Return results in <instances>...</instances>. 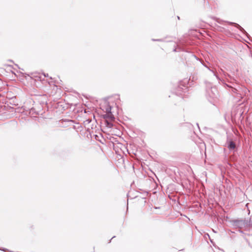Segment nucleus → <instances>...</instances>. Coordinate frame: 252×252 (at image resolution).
Wrapping results in <instances>:
<instances>
[{
  "mask_svg": "<svg viewBox=\"0 0 252 252\" xmlns=\"http://www.w3.org/2000/svg\"><path fill=\"white\" fill-rule=\"evenodd\" d=\"M206 92L207 96L211 102H213L212 100L217 99L219 96V92L215 87H212L210 88L207 89Z\"/></svg>",
  "mask_w": 252,
  "mask_h": 252,
  "instance_id": "nucleus-1",
  "label": "nucleus"
},
{
  "mask_svg": "<svg viewBox=\"0 0 252 252\" xmlns=\"http://www.w3.org/2000/svg\"><path fill=\"white\" fill-rule=\"evenodd\" d=\"M232 225L239 228H243L250 225L248 220L243 219L233 220L231 221Z\"/></svg>",
  "mask_w": 252,
  "mask_h": 252,
  "instance_id": "nucleus-2",
  "label": "nucleus"
},
{
  "mask_svg": "<svg viewBox=\"0 0 252 252\" xmlns=\"http://www.w3.org/2000/svg\"><path fill=\"white\" fill-rule=\"evenodd\" d=\"M216 21H217V23H218L219 24H222L223 22H226V23H227L228 24H229L230 25L234 26L235 27L238 28L244 35L247 36V37L250 39V37H249L250 35H249V34L239 24H237L236 23H234V22H229V21H223V20H220V19H217Z\"/></svg>",
  "mask_w": 252,
  "mask_h": 252,
  "instance_id": "nucleus-3",
  "label": "nucleus"
},
{
  "mask_svg": "<svg viewBox=\"0 0 252 252\" xmlns=\"http://www.w3.org/2000/svg\"><path fill=\"white\" fill-rule=\"evenodd\" d=\"M243 113V107L241 106L239 108H238L237 112L236 114V115H238V116L239 117V119H241V120H242L243 119V117H242Z\"/></svg>",
  "mask_w": 252,
  "mask_h": 252,
  "instance_id": "nucleus-4",
  "label": "nucleus"
},
{
  "mask_svg": "<svg viewBox=\"0 0 252 252\" xmlns=\"http://www.w3.org/2000/svg\"><path fill=\"white\" fill-rule=\"evenodd\" d=\"M184 88L181 87V86H178L177 91L175 92L176 95H181V92H185V90L187 89V88H186L185 86H183Z\"/></svg>",
  "mask_w": 252,
  "mask_h": 252,
  "instance_id": "nucleus-5",
  "label": "nucleus"
},
{
  "mask_svg": "<svg viewBox=\"0 0 252 252\" xmlns=\"http://www.w3.org/2000/svg\"><path fill=\"white\" fill-rule=\"evenodd\" d=\"M227 147L230 150H233L236 147V144L234 142L230 141L227 143Z\"/></svg>",
  "mask_w": 252,
  "mask_h": 252,
  "instance_id": "nucleus-6",
  "label": "nucleus"
},
{
  "mask_svg": "<svg viewBox=\"0 0 252 252\" xmlns=\"http://www.w3.org/2000/svg\"><path fill=\"white\" fill-rule=\"evenodd\" d=\"M104 118L109 119L111 120L114 121L115 119V118L113 116V115L112 113H106L104 116Z\"/></svg>",
  "mask_w": 252,
  "mask_h": 252,
  "instance_id": "nucleus-7",
  "label": "nucleus"
},
{
  "mask_svg": "<svg viewBox=\"0 0 252 252\" xmlns=\"http://www.w3.org/2000/svg\"><path fill=\"white\" fill-rule=\"evenodd\" d=\"M206 67H207L210 71H211L213 74H214V75L216 77V78H217V79L218 80H220V78L218 76V75L215 72V71L212 70V69H211L209 67H208V66L204 65Z\"/></svg>",
  "mask_w": 252,
  "mask_h": 252,
  "instance_id": "nucleus-8",
  "label": "nucleus"
},
{
  "mask_svg": "<svg viewBox=\"0 0 252 252\" xmlns=\"http://www.w3.org/2000/svg\"><path fill=\"white\" fill-rule=\"evenodd\" d=\"M111 109L112 107L110 105H107L105 109H106V113H112L111 112Z\"/></svg>",
  "mask_w": 252,
  "mask_h": 252,
  "instance_id": "nucleus-9",
  "label": "nucleus"
},
{
  "mask_svg": "<svg viewBox=\"0 0 252 252\" xmlns=\"http://www.w3.org/2000/svg\"><path fill=\"white\" fill-rule=\"evenodd\" d=\"M227 86L228 87H230L232 88V91L234 93H237V92H238V90L237 89L233 87H231V86H230L228 85H227Z\"/></svg>",
  "mask_w": 252,
  "mask_h": 252,
  "instance_id": "nucleus-10",
  "label": "nucleus"
},
{
  "mask_svg": "<svg viewBox=\"0 0 252 252\" xmlns=\"http://www.w3.org/2000/svg\"><path fill=\"white\" fill-rule=\"evenodd\" d=\"M153 41H162V39H152Z\"/></svg>",
  "mask_w": 252,
  "mask_h": 252,
  "instance_id": "nucleus-11",
  "label": "nucleus"
},
{
  "mask_svg": "<svg viewBox=\"0 0 252 252\" xmlns=\"http://www.w3.org/2000/svg\"><path fill=\"white\" fill-rule=\"evenodd\" d=\"M0 250L6 252L7 250L5 249H0Z\"/></svg>",
  "mask_w": 252,
  "mask_h": 252,
  "instance_id": "nucleus-12",
  "label": "nucleus"
},
{
  "mask_svg": "<svg viewBox=\"0 0 252 252\" xmlns=\"http://www.w3.org/2000/svg\"><path fill=\"white\" fill-rule=\"evenodd\" d=\"M177 51V49L176 48H175L174 50H173V51L174 52H176Z\"/></svg>",
  "mask_w": 252,
  "mask_h": 252,
  "instance_id": "nucleus-13",
  "label": "nucleus"
},
{
  "mask_svg": "<svg viewBox=\"0 0 252 252\" xmlns=\"http://www.w3.org/2000/svg\"><path fill=\"white\" fill-rule=\"evenodd\" d=\"M177 17H178V19H180V17H179V16H177Z\"/></svg>",
  "mask_w": 252,
  "mask_h": 252,
  "instance_id": "nucleus-14",
  "label": "nucleus"
},
{
  "mask_svg": "<svg viewBox=\"0 0 252 252\" xmlns=\"http://www.w3.org/2000/svg\"><path fill=\"white\" fill-rule=\"evenodd\" d=\"M228 77L231 78L230 76L229 75H228Z\"/></svg>",
  "mask_w": 252,
  "mask_h": 252,
  "instance_id": "nucleus-15",
  "label": "nucleus"
},
{
  "mask_svg": "<svg viewBox=\"0 0 252 252\" xmlns=\"http://www.w3.org/2000/svg\"><path fill=\"white\" fill-rule=\"evenodd\" d=\"M44 76H45V77H46V76H47L45 74H44Z\"/></svg>",
  "mask_w": 252,
  "mask_h": 252,
  "instance_id": "nucleus-16",
  "label": "nucleus"
}]
</instances>
